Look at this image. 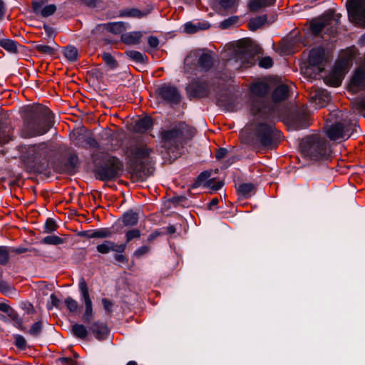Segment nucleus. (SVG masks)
I'll list each match as a JSON object with an SVG mask.
<instances>
[{"mask_svg":"<svg viewBox=\"0 0 365 365\" xmlns=\"http://www.w3.org/2000/svg\"><path fill=\"white\" fill-rule=\"evenodd\" d=\"M352 64V60L351 58H341L334 65V68L336 71H339V73H342L343 74H346L348 72L350 66Z\"/></svg>","mask_w":365,"mask_h":365,"instance_id":"c756f323","label":"nucleus"},{"mask_svg":"<svg viewBox=\"0 0 365 365\" xmlns=\"http://www.w3.org/2000/svg\"><path fill=\"white\" fill-rule=\"evenodd\" d=\"M258 52L259 48L250 39L243 38L237 42L238 58L245 67L255 63V56Z\"/></svg>","mask_w":365,"mask_h":365,"instance_id":"9d476101","label":"nucleus"},{"mask_svg":"<svg viewBox=\"0 0 365 365\" xmlns=\"http://www.w3.org/2000/svg\"><path fill=\"white\" fill-rule=\"evenodd\" d=\"M88 325V329L95 338L99 341L105 340L109 334V329L105 322L101 321L91 322Z\"/></svg>","mask_w":365,"mask_h":365,"instance_id":"aec40b11","label":"nucleus"},{"mask_svg":"<svg viewBox=\"0 0 365 365\" xmlns=\"http://www.w3.org/2000/svg\"><path fill=\"white\" fill-rule=\"evenodd\" d=\"M344 76V74L341 72L339 73V71H336V69L334 68L329 76V82L333 86H339L341 85Z\"/></svg>","mask_w":365,"mask_h":365,"instance_id":"f704fd0d","label":"nucleus"},{"mask_svg":"<svg viewBox=\"0 0 365 365\" xmlns=\"http://www.w3.org/2000/svg\"><path fill=\"white\" fill-rule=\"evenodd\" d=\"M208 28L207 24H193L191 22H187L185 24V31L187 34H194L198 31L199 30H204Z\"/></svg>","mask_w":365,"mask_h":365,"instance_id":"4c0bfd02","label":"nucleus"},{"mask_svg":"<svg viewBox=\"0 0 365 365\" xmlns=\"http://www.w3.org/2000/svg\"><path fill=\"white\" fill-rule=\"evenodd\" d=\"M125 54L133 61L140 63H145L148 59L147 56L142 53L137 51H127L125 52Z\"/></svg>","mask_w":365,"mask_h":365,"instance_id":"58836bf2","label":"nucleus"},{"mask_svg":"<svg viewBox=\"0 0 365 365\" xmlns=\"http://www.w3.org/2000/svg\"><path fill=\"white\" fill-rule=\"evenodd\" d=\"M23 118L24 131L27 137L42 135L46 133L54 123L51 111L41 104L25 108Z\"/></svg>","mask_w":365,"mask_h":365,"instance_id":"f257e3e1","label":"nucleus"},{"mask_svg":"<svg viewBox=\"0 0 365 365\" xmlns=\"http://www.w3.org/2000/svg\"><path fill=\"white\" fill-rule=\"evenodd\" d=\"M102 58L106 66H108L110 69H115L118 66L117 61L109 53H103L102 54Z\"/></svg>","mask_w":365,"mask_h":365,"instance_id":"a18cd8bd","label":"nucleus"},{"mask_svg":"<svg viewBox=\"0 0 365 365\" xmlns=\"http://www.w3.org/2000/svg\"><path fill=\"white\" fill-rule=\"evenodd\" d=\"M237 1V0H219V4L225 11L232 12L235 10Z\"/></svg>","mask_w":365,"mask_h":365,"instance_id":"8fccbe9b","label":"nucleus"},{"mask_svg":"<svg viewBox=\"0 0 365 365\" xmlns=\"http://www.w3.org/2000/svg\"><path fill=\"white\" fill-rule=\"evenodd\" d=\"M254 188L255 186L252 183H242L238 186L237 191L240 196L248 198L251 196Z\"/></svg>","mask_w":365,"mask_h":365,"instance_id":"72a5a7b5","label":"nucleus"},{"mask_svg":"<svg viewBox=\"0 0 365 365\" xmlns=\"http://www.w3.org/2000/svg\"><path fill=\"white\" fill-rule=\"evenodd\" d=\"M267 21V15L259 16L252 19L249 24V29L251 31H256L264 26Z\"/></svg>","mask_w":365,"mask_h":365,"instance_id":"7c9ffc66","label":"nucleus"},{"mask_svg":"<svg viewBox=\"0 0 365 365\" xmlns=\"http://www.w3.org/2000/svg\"><path fill=\"white\" fill-rule=\"evenodd\" d=\"M150 247L148 245H143L138 248L133 253V256L140 258L150 252Z\"/></svg>","mask_w":365,"mask_h":365,"instance_id":"052dcab7","label":"nucleus"},{"mask_svg":"<svg viewBox=\"0 0 365 365\" xmlns=\"http://www.w3.org/2000/svg\"><path fill=\"white\" fill-rule=\"evenodd\" d=\"M269 90V86L265 82H257L252 85L250 113L252 115L263 118H274L276 115L274 106L267 100Z\"/></svg>","mask_w":365,"mask_h":365,"instance_id":"39448f33","label":"nucleus"},{"mask_svg":"<svg viewBox=\"0 0 365 365\" xmlns=\"http://www.w3.org/2000/svg\"><path fill=\"white\" fill-rule=\"evenodd\" d=\"M78 164V158L76 154L71 153L68 158L60 162L56 168L57 172L61 174L73 175Z\"/></svg>","mask_w":365,"mask_h":365,"instance_id":"a211bd4d","label":"nucleus"},{"mask_svg":"<svg viewBox=\"0 0 365 365\" xmlns=\"http://www.w3.org/2000/svg\"><path fill=\"white\" fill-rule=\"evenodd\" d=\"M13 289V287L9 285L6 282L1 279V275H0V292L4 294L10 293Z\"/></svg>","mask_w":365,"mask_h":365,"instance_id":"680f3d73","label":"nucleus"},{"mask_svg":"<svg viewBox=\"0 0 365 365\" xmlns=\"http://www.w3.org/2000/svg\"><path fill=\"white\" fill-rule=\"evenodd\" d=\"M289 87L284 83L279 84L272 92V100L274 103L285 101L289 96Z\"/></svg>","mask_w":365,"mask_h":365,"instance_id":"4be33fe9","label":"nucleus"},{"mask_svg":"<svg viewBox=\"0 0 365 365\" xmlns=\"http://www.w3.org/2000/svg\"><path fill=\"white\" fill-rule=\"evenodd\" d=\"M81 4L90 9L101 8L103 6V0H79Z\"/></svg>","mask_w":365,"mask_h":365,"instance_id":"864d4df0","label":"nucleus"},{"mask_svg":"<svg viewBox=\"0 0 365 365\" xmlns=\"http://www.w3.org/2000/svg\"><path fill=\"white\" fill-rule=\"evenodd\" d=\"M126 247L125 243L118 245L111 240H105L103 243L97 245L96 250L103 255H106L111 251L114 252H115L114 259L118 262L125 264L128 262V259L123 253L125 252Z\"/></svg>","mask_w":365,"mask_h":365,"instance_id":"ddd939ff","label":"nucleus"},{"mask_svg":"<svg viewBox=\"0 0 365 365\" xmlns=\"http://www.w3.org/2000/svg\"><path fill=\"white\" fill-rule=\"evenodd\" d=\"M9 135L6 134V132L5 130V128L0 120V144H4L7 142H9Z\"/></svg>","mask_w":365,"mask_h":365,"instance_id":"e2e57ef3","label":"nucleus"},{"mask_svg":"<svg viewBox=\"0 0 365 365\" xmlns=\"http://www.w3.org/2000/svg\"><path fill=\"white\" fill-rule=\"evenodd\" d=\"M84 142L87 145L91 148H98L99 144L97 140L92 137H87L84 138Z\"/></svg>","mask_w":365,"mask_h":365,"instance_id":"774afa93","label":"nucleus"},{"mask_svg":"<svg viewBox=\"0 0 365 365\" xmlns=\"http://www.w3.org/2000/svg\"><path fill=\"white\" fill-rule=\"evenodd\" d=\"M98 27H103L108 31H110L115 34H121L126 29L125 24L123 22H111L103 24H99Z\"/></svg>","mask_w":365,"mask_h":365,"instance_id":"b1692460","label":"nucleus"},{"mask_svg":"<svg viewBox=\"0 0 365 365\" xmlns=\"http://www.w3.org/2000/svg\"><path fill=\"white\" fill-rule=\"evenodd\" d=\"M142 36L140 31L128 32L122 34L121 41L125 44H136L140 42Z\"/></svg>","mask_w":365,"mask_h":365,"instance_id":"bb28decb","label":"nucleus"},{"mask_svg":"<svg viewBox=\"0 0 365 365\" xmlns=\"http://www.w3.org/2000/svg\"><path fill=\"white\" fill-rule=\"evenodd\" d=\"M237 21H238L237 16L230 17V18L224 20L223 21H222L220 24V27L222 29H228L232 25L236 24L237 22Z\"/></svg>","mask_w":365,"mask_h":365,"instance_id":"4d7b16f0","label":"nucleus"},{"mask_svg":"<svg viewBox=\"0 0 365 365\" xmlns=\"http://www.w3.org/2000/svg\"><path fill=\"white\" fill-rule=\"evenodd\" d=\"M53 149L43 142L37 145H29L25 153L26 162L36 170L42 172L48 168L49 160Z\"/></svg>","mask_w":365,"mask_h":365,"instance_id":"423d86ee","label":"nucleus"},{"mask_svg":"<svg viewBox=\"0 0 365 365\" xmlns=\"http://www.w3.org/2000/svg\"><path fill=\"white\" fill-rule=\"evenodd\" d=\"M223 184H224L223 182H222V181L215 182V178H212V179L208 180L205 183V185L207 187H210L213 190H218L219 189H220L222 187Z\"/></svg>","mask_w":365,"mask_h":365,"instance_id":"bf43d9fd","label":"nucleus"},{"mask_svg":"<svg viewBox=\"0 0 365 365\" xmlns=\"http://www.w3.org/2000/svg\"><path fill=\"white\" fill-rule=\"evenodd\" d=\"M310 101L315 104L317 108L326 106L331 100L329 93L322 88H316L310 93Z\"/></svg>","mask_w":365,"mask_h":365,"instance_id":"6ab92c4d","label":"nucleus"},{"mask_svg":"<svg viewBox=\"0 0 365 365\" xmlns=\"http://www.w3.org/2000/svg\"><path fill=\"white\" fill-rule=\"evenodd\" d=\"M195 56L196 58V66L200 71L207 72L212 68L214 64V58L212 56V51H198L195 53Z\"/></svg>","mask_w":365,"mask_h":365,"instance_id":"f3484780","label":"nucleus"},{"mask_svg":"<svg viewBox=\"0 0 365 365\" xmlns=\"http://www.w3.org/2000/svg\"><path fill=\"white\" fill-rule=\"evenodd\" d=\"M43 330V323L41 321L35 322L28 331V333L34 337H38Z\"/></svg>","mask_w":365,"mask_h":365,"instance_id":"49530a36","label":"nucleus"},{"mask_svg":"<svg viewBox=\"0 0 365 365\" xmlns=\"http://www.w3.org/2000/svg\"><path fill=\"white\" fill-rule=\"evenodd\" d=\"M187 92L190 97L200 98L208 96L210 89L207 82L193 80L187 87Z\"/></svg>","mask_w":365,"mask_h":365,"instance_id":"dca6fc26","label":"nucleus"},{"mask_svg":"<svg viewBox=\"0 0 365 365\" xmlns=\"http://www.w3.org/2000/svg\"><path fill=\"white\" fill-rule=\"evenodd\" d=\"M211 176L210 170H205L202 172L195 179L191 187L192 189L200 187L203 182H205Z\"/></svg>","mask_w":365,"mask_h":365,"instance_id":"79ce46f5","label":"nucleus"},{"mask_svg":"<svg viewBox=\"0 0 365 365\" xmlns=\"http://www.w3.org/2000/svg\"><path fill=\"white\" fill-rule=\"evenodd\" d=\"M56 229V222L51 218L47 219L44 225V232L49 233L55 231Z\"/></svg>","mask_w":365,"mask_h":365,"instance_id":"13d9d810","label":"nucleus"},{"mask_svg":"<svg viewBox=\"0 0 365 365\" xmlns=\"http://www.w3.org/2000/svg\"><path fill=\"white\" fill-rule=\"evenodd\" d=\"M138 214L133 210L125 212L122 217V222L125 226L133 227L138 222Z\"/></svg>","mask_w":365,"mask_h":365,"instance_id":"cd10ccee","label":"nucleus"},{"mask_svg":"<svg viewBox=\"0 0 365 365\" xmlns=\"http://www.w3.org/2000/svg\"><path fill=\"white\" fill-rule=\"evenodd\" d=\"M300 148L303 157L312 161L328 160L331 154L329 143L325 137L319 134L303 138L300 143Z\"/></svg>","mask_w":365,"mask_h":365,"instance_id":"20e7f679","label":"nucleus"},{"mask_svg":"<svg viewBox=\"0 0 365 365\" xmlns=\"http://www.w3.org/2000/svg\"><path fill=\"white\" fill-rule=\"evenodd\" d=\"M8 250H9V255L11 253H14V254H16V255H20V254L25 253L26 252H34V255L35 256H40L41 255L39 251L37 250L36 249L34 248V247H8Z\"/></svg>","mask_w":365,"mask_h":365,"instance_id":"c9c22d12","label":"nucleus"},{"mask_svg":"<svg viewBox=\"0 0 365 365\" xmlns=\"http://www.w3.org/2000/svg\"><path fill=\"white\" fill-rule=\"evenodd\" d=\"M346 7L349 20L358 26L365 28V0H348Z\"/></svg>","mask_w":365,"mask_h":365,"instance_id":"f8f14e48","label":"nucleus"},{"mask_svg":"<svg viewBox=\"0 0 365 365\" xmlns=\"http://www.w3.org/2000/svg\"><path fill=\"white\" fill-rule=\"evenodd\" d=\"M65 57L70 61L74 62L78 60V49L73 46H68L64 48L63 51Z\"/></svg>","mask_w":365,"mask_h":365,"instance_id":"ea45409f","label":"nucleus"},{"mask_svg":"<svg viewBox=\"0 0 365 365\" xmlns=\"http://www.w3.org/2000/svg\"><path fill=\"white\" fill-rule=\"evenodd\" d=\"M150 9H145L143 11L139 10L135 8L126 9L120 11V16L125 17L141 18L148 15L150 12Z\"/></svg>","mask_w":365,"mask_h":365,"instance_id":"393cba45","label":"nucleus"},{"mask_svg":"<svg viewBox=\"0 0 365 365\" xmlns=\"http://www.w3.org/2000/svg\"><path fill=\"white\" fill-rule=\"evenodd\" d=\"M113 234V232L109 228H102L94 230L93 236L96 238H107L111 237Z\"/></svg>","mask_w":365,"mask_h":365,"instance_id":"5fc2aeb1","label":"nucleus"},{"mask_svg":"<svg viewBox=\"0 0 365 365\" xmlns=\"http://www.w3.org/2000/svg\"><path fill=\"white\" fill-rule=\"evenodd\" d=\"M158 98L170 105H178L181 101V95L177 87L170 84L163 83L156 90Z\"/></svg>","mask_w":365,"mask_h":365,"instance_id":"4468645a","label":"nucleus"},{"mask_svg":"<svg viewBox=\"0 0 365 365\" xmlns=\"http://www.w3.org/2000/svg\"><path fill=\"white\" fill-rule=\"evenodd\" d=\"M141 236V232L138 229H132L125 232V244L130 242L134 239H139Z\"/></svg>","mask_w":365,"mask_h":365,"instance_id":"603ef678","label":"nucleus"},{"mask_svg":"<svg viewBox=\"0 0 365 365\" xmlns=\"http://www.w3.org/2000/svg\"><path fill=\"white\" fill-rule=\"evenodd\" d=\"M294 41L292 38H283L279 43L280 51L284 53H289L294 48Z\"/></svg>","mask_w":365,"mask_h":365,"instance_id":"e433bc0d","label":"nucleus"},{"mask_svg":"<svg viewBox=\"0 0 365 365\" xmlns=\"http://www.w3.org/2000/svg\"><path fill=\"white\" fill-rule=\"evenodd\" d=\"M351 105L355 112L365 117V95L356 98Z\"/></svg>","mask_w":365,"mask_h":365,"instance_id":"473e14b6","label":"nucleus"},{"mask_svg":"<svg viewBox=\"0 0 365 365\" xmlns=\"http://www.w3.org/2000/svg\"><path fill=\"white\" fill-rule=\"evenodd\" d=\"M186 200H187V198L182 195L173 196L170 199V202L175 206L185 202Z\"/></svg>","mask_w":365,"mask_h":365,"instance_id":"338daca9","label":"nucleus"},{"mask_svg":"<svg viewBox=\"0 0 365 365\" xmlns=\"http://www.w3.org/2000/svg\"><path fill=\"white\" fill-rule=\"evenodd\" d=\"M15 345L16 347L21 350H24L26 348V341L24 336L17 335L15 336Z\"/></svg>","mask_w":365,"mask_h":365,"instance_id":"0e129e2a","label":"nucleus"},{"mask_svg":"<svg viewBox=\"0 0 365 365\" xmlns=\"http://www.w3.org/2000/svg\"><path fill=\"white\" fill-rule=\"evenodd\" d=\"M85 307L86 309L83 315V321L86 324H89L93 318L92 302L85 303Z\"/></svg>","mask_w":365,"mask_h":365,"instance_id":"de8ad7c7","label":"nucleus"},{"mask_svg":"<svg viewBox=\"0 0 365 365\" xmlns=\"http://www.w3.org/2000/svg\"><path fill=\"white\" fill-rule=\"evenodd\" d=\"M44 2L34 1L32 2V11L38 16L47 18L53 15L56 11L55 4H49L43 7Z\"/></svg>","mask_w":365,"mask_h":365,"instance_id":"412c9836","label":"nucleus"},{"mask_svg":"<svg viewBox=\"0 0 365 365\" xmlns=\"http://www.w3.org/2000/svg\"><path fill=\"white\" fill-rule=\"evenodd\" d=\"M128 165L130 173L138 180H144L154 171V160L150 154L153 150L146 145L136 144L130 148Z\"/></svg>","mask_w":365,"mask_h":365,"instance_id":"7ed1b4c3","label":"nucleus"},{"mask_svg":"<svg viewBox=\"0 0 365 365\" xmlns=\"http://www.w3.org/2000/svg\"><path fill=\"white\" fill-rule=\"evenodd\" d=\"M356 122L344 120L332 125L327 131V136L332 140L348 139L356 130Z\"/></svg>","mask_w":365,"mask_h":365,"instance_id":"9b49d317","label":"nucleus"},{"mask_svg":"<svg viewBox=\"0 0 365 365\" xmlns=\"http://www.w3.org/2000/svg\"><path fill=\"white\" fill-rule=\"evenodd\" d=\"M9 259L8 246H0V265H6Z\"/></svg>","mask_w":365,"mask_h":365,"instance_id":"3c124183","label":"nucleus"},{"mask_svg":"<svg viewBox=\"0 0 365 365\" xmlns=\"http://www.w3.org/2000/svg\"><path fill=\"white\" fill-rule=\"evenodd\" d=\"M71 331L76 337L81 339H86L88 334L86 327L80 324H74L72 325Z\"/></svg>","mask_w":365,"mask_h":365,"instance_id":"2f4dec72","label":"nucleus"},{"mask_svg":"<svg viewBox=\"0 0 365 365\" xmlns=\"http://www.w3.org/2000/svg\"><path fill=\"white\" fill-rule=\"evenodd\" d=\"M337 22L330 16H323L320 18L313 19L310 23V30L314 36L328 35L334 37L336 34Z\"/></svg>","mask_w":365,"mask_h":365,"instance_id":"1a4fd4ad","label":"nucleus"},{"mask_svg":"<svg viewBox=\"0 0 365 365\" xmlns=\"http://www.w3.org/2000/svg\"><path fill=\"white\" fill-rule=\"evenodd\" d=\"M123 163L118 158L105 154L96 168V178L104 182L119 178L123 172Z\"/></svg>","mask_w":365,"mask_h":365,"instance_id":"0eeeda50","label":"nucleus"},{"mask_svg":"<svg viewBox=\"0 0 365 365\" xmlns=\"http://www.w3.org/2000/svg\"><path fill=\"white\" fill-rule=\"evenodd\" d=\"M276 0H250L249 9L251 11H258L263 7L269 6L275 2Z\"/></svg>","mask_w":365,"mask_h":365,"instance_id":"c85d7f7f","label":"nucleus"},{"mask_svg":"<svg viewBox=\"0 0 365 365\" xmlns=\"http://www.w3.org/2000/svg\"><path fill=\"white\" fill-rule=\"evenodd\" d=\"M0 46L11 53L17 52V43L11 39H1L0 41Z\"/></svg>","mask_w":365,"mask_h":365,"instance_id":"a19ab883","label":"nucleus"},{"mask_svg":"<svg viewBox=\"0 0 365 365\" xmlns=\"http://www.w3.org/2000/svg\"><path fill=\"white\" fill-rule=\"evenodd\" d=\"M79 289L85 303L92 302L89 296L88 288L84 278H81L79 282Z\"/></svg>","mask_w":365,"mask_h":365,"instance_id":"37998d69","label":"nucleus"},{"mask_svg":"<svg viewBox=\"0 0 365 365\" xmlns=\"http://www.w3.org/2000/svg\"><path fill=\"white\" fill-rule=\"evenodd\" d=\"M34 49L41 54L44 55H53L56 49L50 46L36 44L34 46Z\"/></svg>","mask_w":365,"mask_h":365,"instance_id":"c03bdc74","label":"nucleus"},{"mask_svg":"<svg viewBox=\"0 0 365 365\" xmlns=\"http://www.w3.org/2000/svg\"><path fill=\"white\" fill-rule=\"evenodd\" d=\"M153 126V119L150 117L145 116L135 121L133 130L136 133H144L150 130Z\"/></svg>","mask_w":365,"mask_h":365,"instance_id":"5701e85b","label":"nucleus"},{"mask_svg":"<svg viewBox=\"0 0 365 365\" xmlns=\"http://www.w3.org/2000/svg\"><path fill=\"white\" fill-rule=\"evenodd\" d=\"M65 304L70 312H75L77 311L78 307V302L71 297H68L65 299Z\"/></svg>","mask_w":365,"mask_h":365,"instance_id":"6e6d98bb","label":"nucleus"},{"mask_svg":"<svg viewBox=\"0 0 365 365\" xmlns=\"http://www.w3.org/2000/svg\"><path fill=\"white\" fill-rule=\"evenodd\" d=\"M309 116L305 110L298 113L294 119V125L296 129H303L309 126Z\"/></svg>","mask_w":365,"mask_h":365,"instance_id":"a878e982","label":"nucleus"},{"mask_svg":"<svg viewBox=\"0 0 365 365\" xmlns=\"http://www.w3.org/2000/svg\"><path fill=\"white\" fill-rule=\"evenodd\" d=\"M41 243L57 245L63 243V240L56 235H48L41 240Z\"/></svg>","mask_w":365,"mask_h":365,"instance_id":"09e8293b","label":"nucleus"},{"mask_svg":"<svg viewBox=\"0 0 365 365\" xmlns=\"http://www.w3.org/2000/svg\"><path fill=\"white\" fill-rule=\"evenodd\" d=\"M183 133L180 128H173L160 132L162 147L165 150V158L172 162L180 155V148L182 147Z\"/></svg>","mask_w":365,"mask_h":365,"instance_id":"6e6552de","label":"nucleus"},{"mask_svg":"<svg viewBox=\"0 0 365 365\" xmlns=\"http://www.w3.org/2000/svg\"><path fill=\"white\" fill-rule=\"evenodd\" d=\"M280 138V131L272 123L261 122L250 126L246 142L255 150L274 149L277 147Z\"/></svg>","mask_w":365,"mask_h":365,"instance_id":"f03ea898","label":"nucleus"},{"mask_svg":"<svg viewBox=\"0 0 365 365\" xmlns=\"http://www.w3.org/2000/svg\"><path fill=\"white\" fill-rule=\"evenodd\" d=\"M273 65V61L271 57L266 56L263 57L260 59L259 62V66L262 68H269L272 67Z\"/></svg>","mask_w":365,"mask_h":365,"instance_id":"69168bd1","label":"nucleus"},{"mask_svg":"<svg viewBox=\"0 0 365 365\" xmlns=\"http://www.w3.org/2000/svg\"><path fill=\"white\" fill-rule=\"evenodd\" d=\"M328 60V56L325 50L322 47H317L312 49L309 52L308 61L309 66L316 67L317 73H321L324 70V67Z\"/></svg>","mask_w":365,"mask_h":365,"instance_id":"2eb2a0df","label":"nucleus"}]
</instances>
